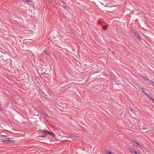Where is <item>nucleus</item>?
<instances>
[{"label":"nucleus","mask_w":154,"mask_h":154,"mask_svg":"<svg viewBox=\"0 0 154 154\" xmlns=\"http://www.w3.org/2000/svg\"><path fill=\"white\" fill-rule=\"evenodd\" d=\"M2 107H0V110H2Z\"/></svg>","instance_id":"15"},{"label":"nucleus","mask_w":154,"mask_h":154,"mask_svg":"<svg viewBox=\"0 0 154 154\" xmlns=\"http://www.w3.org/2000/svg\"><path fill=\"white\" fill-rule=\"evenodd\" d=\"M1 135H3V136H6L5 135H3V134H2Z\"/></svg>","instance_id":"17"},{"label":"nucleus","mask_w":154,"mask_h":154,"mask_svg":"<svg viewBox=\"0 0 154 154\" xmlns=\"http://www.w3.org/2000/svg\"><path fill=\"white\" fill-rule=\"evenodd\" d=\"M149 99H150L152 100V102L154 103V100H153L151 97L150 98H149Z\"/></svg>","instance_id":"9"},{"label":"nucleus","mask_w":154,"mask_h":154,"mask_svg":"<svg viewBox=\"0 0 154 154\" xmlns=\"http://www.w3.org/2000/svg\"><path fill=\"white\" fill-rule=\"evenodd\" d=\"M107 154H114V153H112V152H109L107 153Z\"/></svg>","instance_id":"12"},{"label":"nucleus","mask_w":154,"mask_h":154,"mask_svg":"<svg viewBox=\"0 0 154 154\" xmlns=\"http://www.w3.org/2000/svg\"><path fill=\"white\" fill-rule=\"evenodd\" d=\"M135 36L139 40H141V38L138 35L137 33H135Z\"/></svg>","instance_id":"5"},{"label":"nucleus","mask_w":154,"mask_h":154,"mask_svg":"<svg viewBox=\"0 0 154 154\" xmlns=\"http://www.w3.org/2000/svg\"><path fill=\"white\" fill-rule=\"evenodd\" d=\"M146 80H149V79H148L147 78H146Z\"/></svg>","instance_id":"18"},{"label":"nucleus","mask_w":154,"mask_h":154,"mask_svg":"<svg viewBox=\"0 0 154 154\" xmlns=\"http://www.w3.org/2000/svg\"><path fill=\"white\" fill-rule=\"evenodd\" d=\"M1 135H3V136H6L5 135H3V134H2Z\"/></svg>","instance_id":"16"},{"label":"nucleus","mask_w":154,"mask_h":154,"mask_svg":"<svg viewBox=\"0 0 154 154\" xmlns=\"http://www.w3.org/2000/svg\"><path fill=\"white\" fill-rule=\"evenodd\" d=\"M44 53H45V54H48V53H47L46 51H44Z\"/></svg>","instance_id":"13"},{"label":"nucleus","mask_w":154,"mask_h":154,"mask_svg":"<svg viewBox=\"0 0 154 154\" xmlns=\"http://www.w3.org/2000/svg\"><path fill=\"white\" fill-rule=\"evenodd\" d=\"M11 140L7 138L6 140L3 141V142L4 143H11Z\"/></svg>","instance_id":"4"},{"label":"nucleus","mask_w":154,"mask_h":154,"mask_svg":"<svg viewBox=\"0 0 154 154\" xmlns=\"http://www.w3.org/2000/svg\"><path fill=\"white\" fill-rule=\"evenodd\" d=\"M149 83L152 85L154 86V82L151 80H150L149 81Z\"/></svg>","instance_id":"6"},{"label":"nucleus","mask_w":154,"mask_h":154,"mask_svg":"<svg viewBox=\"0 0 154 154\" xmlns=\"http://www.w3.org/2000/svg\"><path fill=\"white\" fill-rule=\"evenodd\" d=\"M134 150L133 148H131L129 149V151L131 153H134Z\"/></svg>","instance_id":"7"},{"label":"nucleus","mask_w":154,"mask_h":154,"mask_svg":"<svg viewBox=\"0 0 154 154\" xmlns=\"http://www.w3.org/2000/svg\"><path fill=\"white\" fill-rule=\"evenodd\" d=\"M131 110L132 112H134V109H131Z\"/></svg>","instance_id":"14"},{"label":"nucleus","mask_w":154,"mask_h":154,"mask_svg":"<svg viewBox=\"0 0 154 154\" xmlns=\"http://www.w3.org/2000/svg\"><path fill=\"white\" fill-rule=\"evenodd\" d=\"M142 91L143 94H144L146 95H147V94L146 93H145V91L143 90H142Z\"/></svg>","instance_id":"11"},{"label":"nucleus","mask_w":154,"mask_h":154,"mask_svg":"<svg viewBox=\"0 0 154 154\" xmlns=\"http://www.w3.org/2000/svg\"><path fill=\"white\" fill-rule=\"evenodd\" d=\"M131 84L137 89H142V90L143 89V88H142L140 85L137 84L133 81L131 82Z\"/></svg>","instance_id":"1"},{"label":"nucleus","mask_w":154,"mask_h":154,"mask_svg":"<svg viewBox=\"0 0 154 154\" xmlns=\"http://www.w3.org/2000/svg\"><path fill=\"white\" fill-rule=\"evenodd\" d=\"M107 27V26H106V27H103V29L104 30H106V29Z\"/></svg>","instance_id":"10"},{"label":"nucleus","mask_w":154,"mask_h":154,"mask_svg":"<svg viewBox=\"0 0 154 154\" xmlns=\"http://www.w3.org/2000/svg\"><path fill=\"white\" fill-rule=\"evenodd\" d=\"M138 153V152L136 150H134V153L135 154H137Z\"/></svg>","instance_id":"8"},{"label":"nucleus","mask_w":154,"mask_h":154,"mask_svg":"<svg viewBox=\"0 0 154 154\" xmlns=\"http://www.w3.org/2000/svg\"><path fill=\"white\" fill-rule=\"evenodd\" d=\"M44 133L46 134H48L54 137H55V135L52 132H49L47 130H44Z\"/></svg>","instance_id":"2"},{"label":"nucleus","mask_w":154,"mask_h":154,"mask_svg":"<svg viewBox=\"0 0 154 154\" xmlns=\"http://www.w3.org/2000/svg\"><path fill=\"white\" fill-rule=\"evenodd\" d=\"M132 142L133 143H135V144H137L138 145V146L139 147H140V148L141 147H143V146L141 145V144L140 143H138L136 140H133L132 141Z\"/></svg>","instance_id":"3"}]
</instances>
